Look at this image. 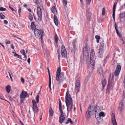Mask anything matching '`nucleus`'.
<instances>
[{
	"mask_svg": "<svg viewBox=\"0 0 125 125\" xmlns=\"http://www.w3.org/2000/svg\"><path fill=\"white\" fill-rule=\"evenodd\" d=\"M47 69L48 71V74H49V79H51V77L50 74V70L49 68V67H47Z\"/></svg>",
	"mask_w": 125,
	"mask_h": 125,
	"instance_id": "c03bdc74",
	"label": "nucleus"
},
{
	"mask_svg": "<svg viewBox=\"0 0 125 125\" xmlns=\"http://www.w3.org/2000/svg\"><path fill=\"white\" fill-rule=\"evenodd\" d=\"M11 48L13 49L14 48V46L13 45V44H11Z\"/></svg>",
	"mask_w": 125,
	"mask_h": 125,
	"instance_id": "69168bd1",
	"label": "nucleus"
},
{
	"mask_svg": "<svg viewBox=\"0 0 125 125\" xmlns=\"http://www.w3.org/2000/svg\"><path fill=\"white\" fill-rule=\"evenodd\" d=\"M51 79H49V87L50 89V90H51Z\"/></svg>",
	"mask_w": 125,
	"mask_h": 125,
	"instance_id": "79ce46f5",
	"label": "nucleus"
},
{
	"mask_svg": "<svg viewBox=\"0 0 125 125\" xmlns=\"http://www.w3.org/2000/svg\"><path fill=\"white\" fill-rule=\"evenodd\" d=\"M114 77V75L112 74L110 75V76L109 77L108 85L107 87V92H109L110 90L112 89L114 86V83H113V82Z\"/></svg>",
	"mask_w": 125,
	"mask_h": 125,
	"instance_id": "20e7f679",
	"label": "nucleus"
},
{
	"mask_svg": "<svg viewBox=\"0 0 125 125\" xmlns=\"http://www.w3.org/2000/svg\"><path fill=\"white\" fill-rule=\"evenodd\" d=\"M106 82L104 80L103 81L102 83V84L103 86V87L104 88L106 84Z\"/></svg>",
	"mask_w": 125,
	"mask_h": 125,
	"instance_id": "c9c22d12",
	"label": "nucleus"
},
{
	"mask_svg": "<svg viewBox=\"0 0 125 125\" xmlns=\"http://www.w3.org/2000/svg\"><path fill=\"white\" fill-rule=\"evenodd\" d=\"M95 37L96 40H99L100 39V37L98 35H96Z\"/></svg>",
	"mask_w": 125,
	"mask_h": 125,
	"instance_id": "de8ad7c7",
	"label": "nucleus"
},
{
	"mask_svg": "<svg viewBox=\"0 0 125 125\" xmlns=\"http://www.w3.org/2000/svg\"><path fill=\"white\" fill-rule=\"evenodd\" d=\"M59 106L60 110H62V104L61 102L60 99H59Z\"/></svg>",
	"mask_w": 125,
	"mask_h": 125,
	"instance_id": "c756f323",
	"label": "nucleus"
},
{
	"mask_svg": "<svg viewBox=\"0 0 125 125\" xmlns=\"http://www.w3.org/2000/svg\"><path fill=\"white\" fill-rule=\"evenodd\" d=\"M69 122H70L71 124H72L73 123V122L72 121L71 119L70 118H68L67 119V122L65 123L66 124H67Z\"/></svg>",
	"mask_w": 125,
	"mask_h": 125,
	"instance_id": "a878e982",
	"label": "nucleus"
},
{
	"mask_svg": "<svg viewBox=\"0 0 125 125\" xmlns=\"http://www.w3.org/2000/svg\"><path fill=\"white\" fill-rule=\"evenodd\" d=\"M21 81L22 83H23L25 82L24 80L23 77H21Z\"/></svg>",
	"mask_w": 125,
	"mask_h": 125,
	"instance_id": "09e8293b",
	"label": "nucleus"
},
{
	"mask_svg": "<svg viewBox=\"0 0 125 125\" xmlns=\"http://www.w3.org/2000/svg\"><path fill=\"white\" fill-rule=\"evenodd\" d=\"M39 96L38 95H37L35 98L36 100V104L38 103H39Z\"/></svg>",
	"mask_w": 125,
	"mask_h": 125,
	"instance_id": "72a5a7b5",
	"label": "nucleus"
},
{
	"mask_svg": "<svg viewBox=\"0 0 125 125\" xmlns=\"http://www.w3.org/2000/svg\"><path fill=\"white\" fill-rule=\"evenodd\" d=\"M88 80L89 79L87 77H86L85 78L84 81L85 84H87V83L88 81Z\"/></svg>",
	"mask_w": 125,
	"mask_h": 125,
	"instance_id": "37998d69",
	"label": "nucleus"
},
{
	"mask_svg": "<svg viewBox=\"0 0 125 125\" xmlns=\"http://www.w3.org/2000/svg\"><path fill=\"white\" fill-rule=\"evenodd\" d=\"M61 115L59 118V122L60 124H61L64 120L65 116L63 113L62 110H60Z\"/></svg>",
	"mask_w": 125,
	"mask_h": 125,
	"instance_id": "9d476101",
	"label": "nucleus"
},
{
	"mask_svg": "<svg viewBox=\"0 0 125 125\" xmlns=\"http://www.w3.org/2000/svg\"><path fill=\"white\" fill-rule=\"evenodd\" d=\"M6 43L7 44H9L10 43V41H8L6 42Z\"/></svg>",
	"mask_w": 125,
	"mask_h": 125,
	"instance_id": "0e129e2a",
	"label": "nucleus"
},
{
	"mask_svg": "<svg viewBox=\"0 0 125 125\" xmlns=\"http://www.w3.org/2000/svg\"><path fill=\"white\" fill-rule=\"evenodd\" d=\"M49 113L51 116L52 117L53 115V112L51 107H50L49 109Z\"/></svg>",
	"mask_w": 125,
	"mask_h": 125,
	"instance_id": "b1692460",
	"label": "nucleus"
},
{
	"mask_svg": "<svg viewBox=\"0 0 125 125\" xmlns=\"http://www.w3.org/2000/svg\"><path fill=\"white\" fill-rule=\"evenodd\" d=\"M28 96L27 93L24 91L22 90L21 93L20 95V102L22 103L25 100V98Z\"/></svg>",
	"mask_w": 125,
	"mask_h": 125,
	"instance_id": "0eeeda50",
	"label": "nucleus"
},
{
	"mask_svg": "<svg viewBox=\"0 0 125 125\" xmlns=\"http://www.w3.org/2000/svg\"><path fill=\"white\" fill-rule=\"evenodd\" d=\"M99 51L98 52L99 54L98 56L99 57L101 58L102 56L103 53L104 52V50L99 49Z\"/></svg>",
	"mask_w": 125,
	"mask_h": 125,
	"instance_id": "aec40b11",
	"label": "nucleus"
},
{
	"mask_svg": "<svg viewBox=\"0 0 125 125\" xmlns=\"http://www.w3.org/2000/svg\"><path fill=\"white\" fill-rule=\"evenodd\" d=\"M52 12L54 14V15H56L57 14V11L55 7L54 6H53L52 8Z\"/></svg>",
	"mask_w": 125,
	"mask_h": 125,
	"instance_id": "a211bd4d",
	"label": "nucleus"
},
{
	"mask_svg": "<svg viewBox=\"0 0 125 125\" xmlns=\"http://www.w3.org/2000/svg\"><path fill=\"white\" fill-rule=\"evenodd\" d=\"M8 73H9V74L10 75V79H11V81H12V77H11V75L10 73V72H8Z\"/></svg>",
	"mask_w": 125,
	"mask_h": 125,
	"instance_id": "13d9d810",
	"label": "nucleus"
},
{
	"mask_svg": "<svg viewBox=\"0 0 125 125\" xmlns=\"http://www.w3.org/2000/svg\"><path fill=\"white\" fill-rule=\"evenodd\" d=\"M94 110L95 111V115L96 114H97L98 112H99L100 110V108L99 107L96 105L94 108Z\"/></svg>",
	"mask_w": 125,
	"mask_h": 125,
	"instance_id": "6ab92c4d",
	"label": "nucleus"
},
{
	"mask_svg": "<svg viewBox=\"0 0 125 125\" xmlns=\"http://www.w3.org/2000/svg\"><path fill=\"white\" fill-rule=\"evenodd\" d=\"M91 112L88 110L86 111V117L87 119H89L91 117Z\"/></svg>",
	"mask_w": 125,
	"mask_h": 125,
	"instance_id": "f3484780",
	"label": "nucleus"
},
{
	"mask_svg": "<svg viewBox=\"0 0 125 125\" xmlns=\"http://www.w3.org/2000/svg\"><path fill=\"white\" fill-rule=\"evenodd\" d=\"M37 13L38 17V20L41 21L42 19V13L41 9L39 7H37Z\"/></svg>",
	"mask_w": 125,
	"mask_h": 125,
	"instance_id": "9b49d317",
	"label": "nucleus"
},
{
	"mask_svg": "<svg viewBox=\"0 0 125 125\" xmlns=\"http://www.w3.org/2000/svg\"><path fill=\"white\" fill-rule=\"evenodd\" d=\"M114 26L117 34L120 37H121V35L118 29L117 24L116 22L115 23Z\"/></svg>",
	"mask_w": 125,
	"mask_h": 125,
	"instance_id": "4468645a",
	"label": "nucleus"
},
{
	"mask_svg": "<svg viewBox=\"0 0 125 125\" xmlns=\"http://www.w3.org/2000/svg\"><path fill=\"white\" fill-rule=\"evenodd\" d=\"M95 55L94 50L93 49L92 50L90 54V58H89V62L86 61L87 64H91L92 66H94L95 60Z\"/></svg>",
	"mask_w": 125,
	"mask_h": 125,
	"instance_id": "39448f33",
	"label": "nucleus"
},
{
	"mask_svg": "<svg viewBox=\"0 0 125 125\" xmlns=\"http://www.w3.org/2000/svg\"><path fill=\"white\" fill-rule=\"evenodd\" d=\"M32 103L33 104L32 109L34 114L33 115H31V113H30V110L29 111V113H30L31 116L34 117L35 115V113H37L38 112L39 109L36 104V102L34 100H33L32 101Z\"/></svg>",
	"mask_w": 125,
	"mask_h": 125,
	"instance_id": "423d86ee",
	"label": "nucleus"
},
{
	"mask_svg": "<svg viewBox=\"0 0 125 125\" xmlns=\"http://www.w3.org/2000/svg\"><path fill=\"white\" fill-rule=\"evenodd\" d=\"M77 43L76 41L75 40H74L73 42V48L75 49V45Z\"/></svg>",
	"mask_w": 125,
	"mask_h": 125,
	"instance_id": "2f4dec72",
	"label": "nucleus"
},
{
	"mask_svg": "<svg viewBox=\"0 0 125 125\" xmlns=\"http://www.w3.org/2000/svg\"><path fill=\"white\" fill-rule=\"evenodd\" d=\"M6 10V8H4L3 7H2L0 8V11H5Z\"/></svg>",
	"mask_w": 125,
	"mask_h": 125,
	"instance_id": "a18cd8bd",
	"label": "nucleus"
},
{
	"mask_svg": "<svg viewBox=\"0 0 125 125\" xmlns=\"http://www.w3.org/2000/svg\"><path fill=\"white\" fill-rule=\"evenodd\" d=\"M31 27L32 30H34L35 29V28L36 27L34 25V22H32L31 23Z\"/></svg>",
	"mask_w": 125,
	"mask_h": 125,
	"instance_id": "393cba45",
	"label": "nucleus"
},
{
	"mask_svg": "<svg viewBox=\"0 0 125 125\" xmlns=\"http://www.w3.org/2000/svg\"><path fill=\"white\" fill-rule=\"evenodd\" d=\"M0 18L2 19H5V16L3 15V14L0 12Z\"/></svg>",
	"mask_w": 125,
	"mask_h": 125,
	"instance_id": "7c9ffc66",
	"label": "nucleus"
},
{
	"mask_svg": "<svg viewBox=\"0 0 125 125\" xmlns=\"http://www.w3.org/2000/svg\"><path fill=\"white\" fill-rule=\"evenodd\" d=\"M123 13H120V17L122 18L123 17Z\"/></svg>",
	"mask_w": 125,
	"mask_h": 125,
	"instance_id": "338daca9",
	"label": "nucleus"
},
{
	"mask_svg": "<svg viewBox=\"0 0 125 125\" xmlns=\"http://www.w3.org/2000/svg\"><path fill=\"white\" fill-rule=\"evenodd\" d=\"M53 19L55 25L56 26H58V20L56 15H54Z\"/></svg>",
	"mask_w": 125,
	"mask_h": 125,
	"instance_id": "dca6fc26",
	"label": "nucleus"
},
{
	"mask_svg": "<svg viewBox=\"0 0 125 125\" xmlns=\"http://www.w3.org/2000/svg\"><path fill=\"white\" fill-rule=\"evenodd\" d=\"M80 82L79 80H77L76 81L75 83L76 89L78 93L79 90V88L80 87Z\"/></svg>",
	"mask_w": 125,
	"mask_h": 125,
	"instance_id": "ddd939ff",
	"label": "nucleus"
},
{
	"mask_svg": "<svg viewBox=\"0 0 125 125\" xmlns=\"http://www.w3.org/2000/svg\"><path fill=\"white\" fill-rule=\"evenodd\" d=\"M21 9L20 8H19V10H18V13L19 15H20L21 14Z\"/></svg>",
	"mask_w": 125,
	"mask_h": 125,
	"instance_id": "864d4df0",
	"label": "nucleus"
},
{
	"mask_svg": "<svg viewBox=\"0 0 125 125\" xmlns=\"http://www.w3.org/2000/svg\"><path fill=\"white\" fill-rule=\"evenodd\" d=\"M0 98L1 99L4 100V97L1 94H0Z\"/></svg>",
	"mask_w": 125,
	"mask_h": 125,
	"instance_id": "8fccbe9b",
	"label": "nucleus"
},
{
	"mask_svg": "<svg viewBox=\"0 0 125 125\" xmlns=\"http://www.w3.org/2000/svg\"><path fill=\"white\" fill-rule=\"evenodd\" d=\"M4 24H7L8 22L7 21H6V20H4Z\"/></svg>",
	"mask_w": 125,
	"mask_h": 125,
	"instance_id": "052dcab7",
	"label": "nucleus"
},
{
	"mask_svg": "<svg viewBox=\"0 0 125 125\" xmlns=\"http://www.w3.org/2000/svg\"><path fill=\"white\" fill-rule=\"evenodd\" d=\"M61 55L62 58H66L67 57V53L65 47L62 45L61 49Z\"/></svg>",
	"mask_w": 125,
	"mask_h": 125,
	"instance_id": "1a4fd4ad",
	"label": "nucleus"
},
{
	"mask_svg": "<svg viewBox=\"0 0 125 125\" xmlns=\"http://www.w3.org/2000/svg\"><path fill=\"white\" fill-rule=\"evenodd\" d=\"M9 7L12 10V11H13L14 10L16 12V10H15L14 9L12 8L10 6H9Z\"/></svg>",
	"mask_w": 125,
	"mask_h": 125,
	"instance_id": "4d7b16f0",
	"label": "nucleus"
},
{
	"mask_svg": "<svg viewBox=\"0 0 125 125\" xmlns=\"http://www.w3.org/2000/svg\"><path fill=\"white\" fill-rule=\"evenodd\" d=\"M65 99V102L67 106V109L68 112L71 111L73 104L71 96L68 91L66 93Z\"/></svg>",
	"mask_w": 125,
	"mask_h": 125,
	"instance_id": "f257e3e1",
	"label": "nucleus"
},
{
	"mask_svg": "<svg viewBox=\"0 0 125 125\" xmlns=\"http://www.w3.org/2000/svg\"><path fill=\"white\" fill-rule=\"evenodd\" d=\"M124 107V104L123 102L121 101L119 104V109L120 112H121L122 110Z\"/></svg>",
	"mask_w": 125,
	"mask_h": 125,
	"instance_id": "2eb2a0df",
	"label": "nucleus"
},
{
	"mask_svg": "<svg viewBox=\"0 0 125 125\" xmlns=\"http://www.w3.org/2000/svg\"><path fill=\"white\" fill-rule=\"evenodd\" d=\"M6 91L8 93H9L10 91L11 86L9 85H7L5 87Z\"/></svg>",
	"mask_w": 125,
	"mask_h": 125,
	"instance_id": "412c9836",
	"label": "nucleus"
},
{
	"mask_svg": "<svg viewBox=\"0 0 125 125\" xmlns=\"http://www.w3.org/2000/svg\"><path fill=\"white\" fill-rule=\"evenodd\" d=\"M121 69V66L120 65H118L117 66L116 69L115 70L120 72Z\"/></svg>",
	"mask_w": 125,
	"mask_h": 125,
	"instance_id": "cd10ccee",
	"label": "nucleus"
},
{
	"mask_svg": "<svg viewBox=\"0 0 125 125\" xmlns=\"http://www.w3.org/2000/svg\"><path fill=\"white\" fill-rule=\"evenodd\" d=\"M55 40L56 42L57 43L58 42V38L57 36L55 37Z\"/></svg>",
	"mask_w": 125,
	"mask_h": 125,
	"instance_id": "3c124183",
	"label": "nucleus"
},
{
	"mask_svg": "<svg viewBox=\"0 0 125 125\" xmlns=\"http://www.w3.org/2000/svg\"><path fill=\"white\" fill-rule=\"evenodd\" d=\"M20 52L21 53V54H22L24 56L25 58H26V57L25 55V51L24 50H21L20 51Z\"/></svg>",
	"mask_w": 125,
	"mask_h": 125,
	"instance_id": "bb28decb",
	"label": "nucleus"
},
{
	"mask_svg": "<svg viewBox=\"0 0 125 125\" xmlns=\"http://www.w3.org/2000/svg\"><path fill=\"white\" fill-rule=\"evenodd\" d=\"M91 0H87V3L88 4H89L91 2Z\"/></svg>",
	"mask_w": 125,
	"mask_h": 125,
	"instance_id": "6e6d98bb",
	"label": "nucleus"
},
{
	"mask_svg": "<svg viewBox=\"0 0 125 125\" xmlns=\"http://www.w3.org/2000/svg\"><path fill=\"white\" fill-rule=\"evenodd\" d=\"M105 9L104 8L102 9V15H105Z\"/></svg>",
	"mask_w": 125,
	"mask_h": 125,
	"instance_id": "a19ab883",
	"label": "nucleus"
},
{
	"mask_svg": "<svg viewBox=\"0 0 125 125\" xmlns=\"http://www.w3.org/2000/svg\"><path fill=\"white\" fill-rule=\"evenodd\" d=\"M111 120L113 125H117V123L115 118V114L114 113L111 115Z\"/></svg>",
	"mask_w": 125,
	"mask_h": 125,
	"instance_id": "f8f14e48",
	"label": "nucleus"
},
{
	"mask_svg": "<svg viewBox=\"0 0 125 125\" xmlns=\"http://www.w3.org/2000/svg\"><path fill=\"white\" fill-rule=\"evenodd\" d=\"M83 52V55L86 57V61L87 62H89V57L88 51V48L86 47L85 46L84 47Z\"/></svg>",
	"mask_w": 125,
	"mask_h": 125,
	"instance_id": "6e6552de",
	"label": "nucleus"
},
{
	"mask_svg": "<svg viewBox=\"0 0 125 125\" xmlns=\"http://www.w3.org/2000/svg\"><path fill=\"white\" fill-rule=\"evenodd\" d=\"M67 0H63V3L64 6H66L67 3Z\"/></svg>",
	"mask_w": 125,
	"mask_h": 125,
	"instance_id": "58836bf2",
	"label": "nucleus"
},
{
	"mask_svg": "<svg viewBox=\"0 0 125 125\" xmlns=\"http://www.w3.org/2000/svg\"><path fill=\"white\" fill-rule=\"evenodd\" d=\"M61 68L59 67L57 69L56 78V81L58 82V84L62 83L65 78L63 72H60Z\"/></svg>",
	"mask_w": 125,
	"mask_h": 125,
	"instance_id": "f03ea898",
	"label": "nucleus"
},
{
	"mask_svg": "<svg viewBox=\"0 0 125 125\" xmlns=\"http://www.w3.org/2000/svg\"><path fill=\"white\" fill-rule=\"evenodd\" d=\"M29 18L30 20L31 21H32L33 19V17L32 15L30 13L29 15Z\"/></svg>",
	"mask_w": 125,
	"mask_h": 125,
	"instance_id": "ea45409f",
	"label": "nucleus"
},
{
	"mask_svg": "<svg viewBox=\"0 0 125 125\" xmlns=\"http://www.w3.org/2000/svg\"><path fill=\"white\" fill-rule=\"evenodd\" d=\"M105 116L104 113L103 112H101L99 114V117H100L101 116L104 117Z\"/></svg>",
	"mask_w": 125,
	"mask_h": 125,
	"instance_id": "c85d7f7f",
	"label": "nucleus"
},
{
	"mask_svg": "<svg viewBox=\"0 0 125 125\" xmlns=\"http://www.w3.org/2000/svg\"><path fill=\"white\" fill-rule=\"evenodd\" d=\"M27 62L28 63H30V58H28V60H27Z\"/></svg>",
	"mask_w": 125,
	"mask_h": 125,
	"instance_id": "680f3d73",
	"label": "nucleus"
},
{
	"mask_svg": "<svg viewBox=\"0 0 125 125\" xmlns=\"http://www.w3.org/2000/svg\"><path fill=\"white\" fill-rule=\"evenodd\" d=\"M80 1L81 2V5H82V6H83V0H80Z\"/></svg>",
	"mask_w": 125,
	"mask_h": 125,
	"instance_id": "bf43d9fd",
	"label": "nucleus"
},
{
	"mask_svg": "<svg viewBox=\"0 0 125 125\" xmlns=\"http://www.w3.org/2000/svg\"><path fill=\"white\" fill-rule=\"evenodd\" d=\"M116 6V4L115 3L113 5V12L115 13V9Z\"/></svg>",
	"mask_w": 125,
	"mask_h": 125,
	"instance_id": "f704fd0d",
	"label": "nucleus"
},
{
	"mask_svg": "<svg viewBox=\"0 0 125 125\" xmlns=\"http://www.w3.org/2000/svg\"><path fill=\"white\" fill-rule=\"evenodd\" d=\"M94 106H92L91 105L90 106V107L88 108L87 110L89 111L90 112H92L94 111Z\"/></svg>",
	"mask_w": 125,
	"mask_h": 125,
	"instance_id": "4be33fe9",
	"label": "nucleus"
},
{
	"mask_svg": "<svg viewBox=\"0 0 125 125\" xmlns=\"http://www.w3.org/2000/svg\"><path fill=\"white\" fill-rule=\"evenodd\" d=\"M14 56L18 58H20L21 59H22V58L21 57V56L17 54L16 53H15V54H14Z\"/></svg>",
	"mask_w": 125,
	"mask_h": 125,
	"instance_id": "473e14b6",
	"label": "nucleus"
},
{
	"mask_svg": "<svg viewBox=\"0 0 125 125\" xmlns=\"http://www.w3.org/2000/svg\"><path fill=\"white\" fill-rule=\"evenodd\" d=\"M57 52L58 54V59L59 60V61L60 60V52L59 51V50H58L57 51Z\"/></svg>",
	"mask_w": 125,
	"mask_h": 125,
	"instance_id": "49530a36",
	"label": "nucleus"
},
{
	"mask_svg": "<svg viewBox=\"0 0 125 125\" xmlns=\"http://www.w3.org/2000/svg\"><path fill=\"white\" fill-rule=\"evenodd\" d=\"M104 42L103 41H102L101 42H100L99 49L104 50Z\"/></svg>",
	"mask_w": 125,
	"mask_h": 125,
	"instance_id": "5701e85b",
	"label": "nucleus"
},
{
	"mask_svg": "<svg viewBox=\"0 0 125 125\" xmlns=\"http://www.w3.org/2000/svg\"><path fill=\"white\" fill-rule=\"evenodd\" d=\"M120 72L115 70V76H118L119 75Z\"/></svg>",
	"mask_w": 125,
	"mask_h": 125,
	"instance_id": "4c0bfd02",
	"label": "nucleus"
},
{
	"mask_svg": "<svg viewBox=\"0 0 125 125\" xmlns=\"http://www.w3.org/2000/svg\"><path fill=\"white\" fill-rule=\"evenodd\" d=\"M121 41L122 42V43L123 44H124L125 43V42L124 41L123 39L121 40Z\"/></svg>",
	"mask_w": 125,
	"mask_h": 125,
	"instance_id": "774afa93",
	"label": "nucleus"
},
{
	"mask_svg": "<svg viewBox=\"0 0 125 125\" xmlns=\"http://www.w3.org/2000/svg\"><path fill=\"white\" fill-rule=\"evenodd\" d=\"M97 120L99 123H101L102 122L103 120L102 119H101L100 117H99L97 119Z\"/></svg>",
	"mask_w": 125,
	"mask_h": 125,
	"instance_id": "e433bc0d",
	"label": "nucleus"
},
{
	"mask_svg": "<svg viewBox=\"0 0 125 125\" xmlns=\"http://www.w3.org/2000/svg\"><path fill=\"white\" fill-rule=\"evenodd\" d=\"M44 31L42 30H39L35 28L34 30V33L35 37L38 39H41V40L42 42L43 39L42 37L43 36Z\"/></svg>",
	"mask_w": 125,
	"mask_h": 125,
	"instance_id": "7ed1b4c3",
	"label": "nucleus"
},
{
	"mask_svg": "<svg viewBox=\"0 0 125 125\" xmlns=\"http://www.w3.org/2000/svg\"><path fill=\"white\" fill-rule=\"evenodd\" d=\"M113 19L114 20V21H115V12H113Z\"/></svg>",
	"mask_w": 125,
	"mask_h": 125,
	"instance_id": "5fc2aeb1",
	"label": "nucleus"
},
{
	"mask_svg": "<svg viewBox=\"0 0 125 125\" xmlns=\"http://www.w3.org/2000/svg\"><path fill=\"white\" fill-rule=\"evenodd\" d=\"M107 60L106 59H104V65L105 64V63L106 62Z\"/></svg>",
	"mask_w": 125,
	"mask_h": 125,
	"instance_id": "e2e57ef3",
	"label": "nucleus"
},
{
	"mask_svg": "<svg viewBox=\"0 0 125 125\" xmlns=\"http://www.w3.org/2000/svg\"><path fill=\"white\" fill-rule=\"evenodd\" d=\"M34 2L36 3L37 4H39L38 0H33Z\"/></svg>",
	"mask_w": 125,
	"mask_h": 125,
	"instance_id": "603ef678",
	"label": "nucleus"
}]
</instances>
